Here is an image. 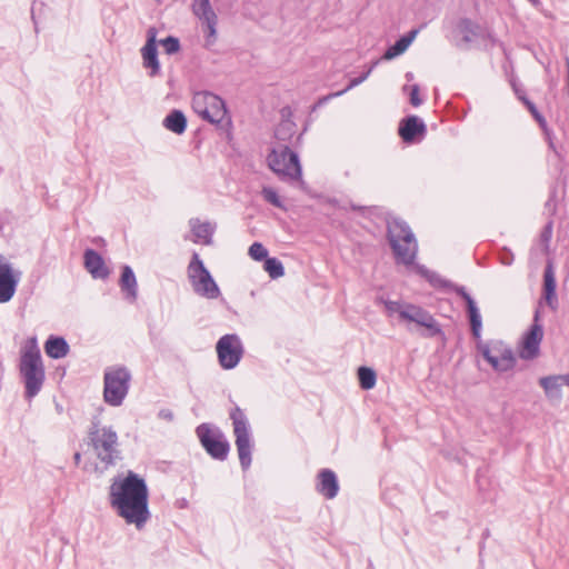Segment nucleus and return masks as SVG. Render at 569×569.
I'll use <instances>...</instances> for the list:
<instances>
[{
  "mask_svg": "<svg viewBox=\"0 0 569 569\" xmlns=\"http://www.w3.org/2000/svg\"><path fill=\"white\" fill-rule=\"evenodd\" d=\"M109 499L117 515L128 525L142 530L151 515L148 507L149 491L144 479L129 471L123 479L110 486Z\"/></svg>",
  "mask_w": 569,
  "mask_h": 569,
  "instance_id": "1",
  "label": "nucleus"
},
{
  "mask_svg": "<svg viewBox=\"0 0 569 569\" xmlns=\"http://www.w3.org/2000/svg\"><path fill=\"white\" fill-rule=\"evenodd\" d=\"M19 370L24 382V396L30 400L40 392L46 379L36 337L29 338L22 347Z\"/></svg>",
  "mask_w": 569,
  "mask_h": 569,
  "instance_id": "2",
  "label": "nucleus"
},
{
  "mask_svg": "<svg viewBox=\"0 0 569 569\" xmlns=\"http://www.w3.org/2000/svg\"><path fill=\"white\" fill-rule=\"evenodd\" d=\"M192 109L203 120L214 124L222 134L230 137L232 120L222 98L210 91L196 92Z\"/></svg>",
  "mask_w": 569,
  "mask_h": 569,
  "instance_id": "3",
  "label": "nucleus"
},
{
  "mask_svg": "<svg viewBox=\"0 0 569 569\" xmlns=\"http://www.w3.org/2000/svg\"><path fill=\"white\" fill-rule=\"evenodd\" d=\"M387 237L397 263L411 266L417 256L418 244L407 222L401 219L388 221Z\"/></svg>",
  "mask_w": 569,
  "mask_h": 569,
  "instance_id": "4",
  "label": "nucleus"
},
{
  "mask_svg": "<svg viewBox=\"0 0 569 569\" xmlns=\"http://www.w3.org/2000/svg\"><path fill=\"white\" fill-rule=\"evenodd\" d=\"M131 382V373L124 366H112L104 370L103 399L112 406H121L126 399Z\"/></svg>",
  "mask_w": 569,
  "mask_h": 569,
  "instance_id": "5",
  "label": "nucleus"
},
{
  "mask_svg": "<svg viewBox=\"0 0 569 569\" xmlns=\"http://www.w3.org/2000/svg\"><path fill=\"white\" fill-rule=\"evenodd\" d=\"M89 438L97 457L106 465H113L120 458L118 435L111 427L99 428L98 423H93Z\"/></svg>",
  "mask_w": 569,
  "mask_h": 569,
  "instance_id": "6",
  "label": "nucleus"
},
{
  "mask_svg": "<svg viewBox=\"0 0 569 569\" xmlns=\"http://www.w3.org/2000/svg\"><path fill=\"white\" fill-rule=\"evenodd\" d=\"M230 419L232 420L236 447L241 468L243 470H248L251 465L252 455V441L249 421L244 412L237 406L230 411Z\"/></svg>",
  "mask_w": 569,
  "mask_h": 569,
  "instance_id": "7",
  "label": "nucleus"
},
{
  "mask_svg": "<svg viewBox=\"0 0 569 569\" xmlns=\"http://www.w3.org/2000/svg\"><path fill=\"white\" fill-rule=\"evenodd\" d=\"M269 168L284 181H297L301 179V166L298 154L284 146L280 150L273 149L268 154Z\"/></svg>",
  "mask_w": 569,
  "mask_h": 569,
  "instance_id": "8",
  "label": "nucleus"
},
{
  "mask_svg": "<svg viewBox=\"0 0 569 569\" xmlns=\"http://www.w3.org/2000/svg\"><path fill=\"white\" fill-rule=\"evenodd\" d=\"M197 437L207 453L214 460L224 461L230 443L222 430L210 423H201L196 429Z\"/></svg>",
  "mask_w": 569,
  "mask_h": 569,
  "instance_id": "9",
  "label": "nucleus"
},
{
  "mask_svg": "<svg viewBox=\"0 0 569 569\" xmlns=\"http://www.w3.org/2000/svg\"><path fill=\"white\" fill-rule=\"evenodd\" d=\"M188 277L193 291L199 296L208 299H216L220 296L218 284L197 252L192 254V259L188 266Z\"/></svg>",
  "mask_w": 569,
  "mask_h": 569,
  "instance_id": "10",
  "label": "nucleus"
},
{
  "mask_svg": "<svg viewBox=\"0 0 569 569\" xmlns=\"http://www.w3.org/2000/svg\"><path fill=\"white\" fill-rule=\"evenodd\" d=\"M477 347L496 371L506 372L516 365L512 349L500 340L490 341L489 343L479 341Z\"/></svg>",
  "mask_w": 569,
  "mask_h": 569,
  "instance_id": "11",
  "label": "nucleus"
},
{
  "mask_svg": "<svg viewBox=\"0 0 569 569\" xmlns=\"http://www.w3.org/2000/svg\"><path fill=\"white\" fill-rule=\"evenodd\" d=\"M428 279L435 286L455 291L457 295H459L466 301L472 336L475 339L480 340V333H481V328H482L481 316L479 313V310L476 306L475 300L467 292L466 288L462 286H457L449 280L442 279L436 273L428 274Z\"/></svg>",
  "mask_w": 569,
  "mask_h": 569,
  "instance_id": "12",
  "label": "nucleus"
},
{
  "mask_svg": "<svg viewBox=\"0 0 569 569\" xmlns=\"http://www.w3.org/2000/svg\"><path fill=\"white\" fill-rule=\"evenodd\" d=\"M220 366L230 370L238 366L243 356V346L240 338L234 333L222 336L216 346Z\"/></svg>",
  "mask_w": 569,
  "mask_h": 569,
  "instance_id": "13",
  "label": "nucleus"
},
{
  "mask_svg": "<svg viewBox=\"0 0 569 569\" xmlns=\"http://www.w3.org/2000/svg\"><path fill=\"white\" fill-rule=\"evenodd\" d=\"M400 319L426 328L427 332L422 333L425 337L431 338L442 335V330L433 316L419 306L406 303L405 309L400 312Z\"/></svg>",
  "mask_w": 569,
  "mask_h": 569,
  "instance_id": "14",
  "label": "nucleus"
},
{
  "mask_svg": "<svg viewBox=\"0 0 569 569\" xmlns=\"http://www.w3.org/2000/svg\"><path fill=\"white\" fill-rule=\"evenodd\" d=\"M543 338V328L539 323V311L535 312L533 323L525 333L519 349V357L523 360L536 359L540 353V343Z\"/></svg>",
  "mask_w": 569,
  "mask_h": 569,
  "instance_id": "15",
  "label": "nucleus"
},
{
  "mask_svg": "<svg viewBox=\"0 0 569 569\" xmlns=\"http://www.w3.org/2000/svg\"><path fill=\"white\" fill-rule=\"evenodd\" d=\"M191 11L207 27L206 41L208 46L212 44L217 36L218 17L210 0H192Z\"/></svg>",
  "mask_w": 569,
  "mask_h": 569,
  "instance_id": "16",
  "label": "nucleus"
},
{
  "mask_svg": "<svg viewBox=\"0 0 569 569\" xmlns=\"http://www.w3.org/2000/svg\"><path fill=\"white\" fill-rule=\"evenodd\" d=\"M20 274L4 257L0 256V303L8 302L14 296Z\"/></svg>",
  "mask_w": 569,
  "mask_h": 569,
  "instance_id": "17",
  "label": "nucleus"
},
{
  "mask_svg": "<svg viewBox=\"0 0 569 569\" xmlns=\"http://www.w3.org/2000/svg\"><path fill=\"white\" fill-rule=\"evenodd\" d=\"M147 42L141 49L143 67L149 69V76L156 77L160 73V63L158 60V51L156 44L157 29L151 27L147 32Z\"/></svg>",
  "mask_w": 569,
  "mask_h": 569,
  "instance_id": "18",
  "label": "nucleus"
},
{
  "mask_svg": "<svg viewBox=\"0 0 569 569\" xmlns=\"http://www.w3.org/2000/svg\"><path fill=\"white\" fill-rule=\"evenodd\" d=\"M398 131L405 142H412L417 136L422 138L426 134L427 127L419 117L409 116L401 120Z\"/></svg>",
  "mask_w": 569,
  "mask_h": 569,
  "instance_id": "19",
  "label": "nucleus"
},
{
  "mask_svg": "<svg viewBox=\"0 0 569 569\" xmlns=\"http://www.w3.org/2000/svg\"><path fill=\"white\" fill-rule=\"evenodd\" d=\"M84 267L88 272L94 279H106L109 276V269L107 268L102 257L93 249H87L83 254Z\"/></svg>",
  "mask_w": 569,
  "mask_h": 569,
  "instance_id": "20",
  "label": "nucleus"
},
{
  "mask_svg": "<svg viewBox=\"0 0 569 569\" xmlns=\"http://www.w3.org/2000/svg\"><path fill=\"white\" fill-rule=\"evenodd\" d=\"M317 491L326 499H333L339 491L336 473L330 469H322L318 475Z\"/></svg>",
  "mask_w": 569,
  "mask_h": 569,
  "instance_id": "21",
  "label": "nucleus"
},
{
  "mask_svg": "<svg viewBox=\"0 0 569 569\" xmlns=\"http://www.w3.org/2000/svg\"><path fill=\"white\" fill-rule=\"evenodd\" d=\"M556 277L551 263H548L543 271V296L547 305L556 310L558 307V299L556 295Z\"/></svg>",
  "mask_w": 569,
  "mask_h": 569,
  "instance_id": "22",
  "label": "nucleus"
},
{
  "mask_svg": "<svg viewBox=\"0 0 569 569\" xmlns=\"http://www.w3.org/2000/svg\"><path fill=\"white\" fill-rule=\"evenodd\" d=\"M190 227L193 234L194 243H203L209 246L212 243L214 228L209 222H200L199 219H191Z\"/></svg>",
  "mask_w": 569,
  "mask_h": 569,
  "instance_id": "23",
  "label": "nucleus"
},
{
  "mask_svg": "<svg viewBox=\"0 0 569 569\" xmlns=\"http://www.w3.org/2000/svg\"><path fill=\"white\" fill-rule=\"evenodd\" d=\"M540 386L543 388L547 397L553 399H560L561 386L566 383L569 386V373L566 376H550L540 379Z\"/></svg>",
  "mask_w": 569,
  "mask_h": 569,
  "instance_id": "24",
  "label": "nucleus"
},
{
  "mask_svg": "<svg viewBox=\"0 0 569 569\" xmlns=\"http://www.w3.org/2000/svg\"><path fill=\"white\" fill-rule=\"evenodd\" d=\"M69 345L62 337L50 336L44 343L46 353L52 359H60L68 355Z\"/></svg>",
  "mask_w": 569,
  "mask_h": 569,
  "instance_id": "25",
  "label": "nucleus"
},
{
  "mask_svg": "<svg viewBox=\"0 0 569 569\" xmlns=\"http://www.w3.org/2000/svg\"><path fill=\"white\" fill-rule=\"evenodd\" d=\"M120 288L126 293V297L129 300L134 301L137 299V279L132 269L129 266H124L122 268Z\"/></svg>",
  "mask_w": 569,
  "mask_h": 569,
  "instance_id": "26",
  "label": "nucleus"
},
{
  "mask_svg": "<svg viewBox=\"0 0 569 569\" xmlns=\"http://www.w3.org/2000/svg\"><path fill=\"white\" fill-rule=\"evenodd\" d=\"M162 124L167 130L182 134L187 128V118L182 111L174 109L163 119Z\"/></svg>",
  "mask_w": 569,
  "mask_h": 569,
  "instance_id": "27",
  "label": "nucleus"
},
{
  "mask_svg": "<svg viewBox=\"0 0 569 569\" xmlns=\"http://www.w3.org/2000/svg\"><path fill=\"white\" fill-rule=\"evenodd\" d=\"M458 29L462 33L463 41L466 42H471L475 38L481 36L479 26L468 18H463L459 21Z\"/></svg>",
  "mask_w": 569,
  "mask_h": 569,
  "instance_id": "28",
  "label": "nucleus"
},
{
  "mask_svg": "<svg viewBox=\"0 0 569 569\" xmlns=\"http://www.w3.org/2000/svg\"><path fill=\"white\" fill-rule=\"evenodd\" d=\"M358 378L360 387L363 390H370L376 386L377 375L376 371L369 367H360L358 369Z\"/></svg>",
  "mask_w": 569,
  "mask_h": 569,
  "instance_id": "29",
  "label": "nucleus"
},
{
  "mask_svg": "<svg viewBox=\"0 0 569 569\" xmlns=\"http://www.w3.org/2000/svg\"><path fill=\"white\" fill-rule=\"evenodd\" d=\"M264 270L269 273L272 279L280 278L284 274V268L282 262L277 258H267L264 260Z\"/></svg>",
  "mask_w": 569,
  "mask_h": 569,
  "instance_id": "30",
  "label": "nucleus"
},
{
  "mask_svg": "<svg viewBox=\"0 0 569 569\" xmlns=\"http://www.w3.org/2000/svg\"><path fill=\"white\" fill-rule=\"evenodd\" d=\"M409 44L407 42L406 39H403L402 37L400 39H398L396 41V43L391 47H389L385 54H383V59L386 60H391L400 54H402L407 49H408Z\"/></svg>",
  "mask_w": 569,
  "mask_h": 569,
  "instance_id": "31",
  "label": "nucleus"
},
{
  "mask_svg": "<svg viewBox=\"0 0 569 569\" xmlns=\"http://www.w3.org/2000/svg\"><path fill=\"white\" fill-rule=\"evenodd\" d=\"M261 194L263 199L271 203L272 206L282 209L283 202L281 201L280 197L278 196L277 191L272 189L271 187H263L261 190Z\"/></svg>",
  "mask_w": 569,
  "mask_h": 569,
  "instance_id": "32",
  "label": "nucleus"
},
{
  "mask_svg": "<svg viewBox=\"0 0 569 569\" xmlns=\"http://www.w3.org/2000/svg\"><path fill=\"white\" fill-rule=\"evenodd\" d=\"M249 256L256 261H262L268 258V250L260 242H253L249 248Z\"/></svg>",
  "mask_w": 569,
  "mask_h": 569,
  "instance_id": "33",
  "label": "nucleus"
},
{
  "mask_svg": "<svg viewBox=\"0 0 569 569\" xmlns=\"http://www.w3.org/2000/svg\"><path fill=\"white\" fill-rule=\"evenodd\" d=\"M160 43L168 54L177 53L180 50V42L176 37L169 36L166 39H162Z\"/></svg>",
  "mask_w": 569,
  "mask_h": 569,
  "instance_id": "34",
  "label": "nucleus"
},
{
  "mask_svg": "<svg viewBox=\"0 0 569 569\" xmlns=\"http://www.w3.org/2000/svg\"><path fill=\"white\" fill-rule=\"evenodd\" d=\"M361 83V79H358L357 78H353L349 81L348 86L343 89V90H340V91H337V92H333V93H329L328 96L323 97L322 99L319 100L320 103L322 102H327L329 101L330 99L332 98H336V97H340L342 96L343 93H346L347 91H349L350 89L359 86Z\"/></svg>",
  "mask_w": 569,
  "mask_h": 569,
  "instance_id": "35",
  "label": "nucleus"
},
{
  "mask_svg": "<svg viewBox=\"0 0 569 569\" xmlns=\"http://www.w3.org/2000/svg\"><path fill=\"white\" fill-rule=\"evenodd\" d=\"M551 237H552V222L550 221L545 226V228L540 234V240L546 246V248H548Z\"/></svg>",
  "mask_w": 569,
  "mask_h": 569,
  "instance_id": "36",
  "label": "nucleus"
},
{
  "mask_svg": "<svg viewBox=\"0 0 569 569\" xmlns=\"http://www.w3.org/2000/svg\"><path fill=\"white\" fill-rule=\"evenodd\" d=\"M406 303H401L398 301H385L386 310L389 313H398L400 316V312L405 309Z\"/></svg>",
  "mask_w": 569,
  "mask_h": 569,
  "instance_id": "37",
  "label": "nucleus"
},
{
  "mask_svg": "<svg viewBox=\"0 0 569 569\" xmlns=\"http://www.w3.org/2000/svg\"><path fill=\"white\" fill-rule=\"evenodd\" d=\"M410 103L413 107H419L420 104H422V99L419 97V86L418 84H413L410 88Z\"/></svg>",
  "mask_w": 569,
  "mask_h": 569,
  "instance_id": "38",
  "label": "nucleus"
},
{
  "mask_svg": "<svg viewBox=\"0 0 569 569\" xmlns=\"http://www.w3.org/2000/svg\"><path fill=\"white\" fill-rule=\"evenodd\" d=\"M519 100H521V101H522V103L527 107V109L529 110V112L531 113V116H532L535 119H536V118H538V116H539V114H541V113L538 111V109H537L536 104H535L531 100H529V99L527 98V96H519Z\"/></svg>",
  "mask_w": 569,
  "mask_h": 569,
  "instance_id": "39",
  "label": "nucleus"
},
{
  "mask_svg": "<svg viewBox=\"0 0 569 569\" xmlns=\"http://www.w3.org/2000/svg\"><path fill=\"white\" fill-rule=\"evenodd\" d=\"M159 418L171 421L173 419V412L169 409H161L158 413Z\"/></svg>",
  "mask_w": 569,
  "mask_h": 569,
  "instance_id": "40",
  "label": "nucleus"
},
{
  "mask_svg": "<svg viewBox=\"0 0 569 569\" xmlns=\"http://www.w3.org/2000/svg\"><path fill=\"white\" fill-rule=\"evenodd\" d=\"M418 30L417 29H413L411 31H409L407 34L402 36L403 39L407 40L408 44L410 46L411 42L415 40V38L417 37L418 34Z\"/></svg>",
  "mask_w": 569,
  "mask_h": 569,
  "instance_id": "41",
  "label": "nucleus"
},
{
  "mask_svg": "<svg viewBox=\"0 0 569 569\" xmlns=\"http://www.w3.org/2000/svg\"><path fill=\"white\" fill-rule=\"evenodd\" d=\"M373 67H375V63L366 72H363L361 76L358 77V79H361V83L369 77Z\"/></svg>",
  "mask_w": 569,
  "mask_h": 569,
  "instance_id": "42",
  "label": "nucleus"
},
{
  "mask_svg": "<svg viewBox=\"0 0 569 569\" xmlns=\"http://www.w3.org/2000/svg\"><path fill=\"white\" fill-rule=\"evenodd\" d=\"M537 122L540 124V127L545 128L547 122L542 114H539L538 118H536Z\"/></svg>",
  "mask_w": 569,
  "mask_h": 569,
  "instance_id": "43",
  "label": "nucleus"
},
{
  "mask_svg": "<svg viewBox=\"0 0 569 569\" xmlns=\"http://www.w3.org/2000/svg\"><path fill=\"white\" fill-rule=\"evenodd\" d=\"M565 61H566V67H567V71H568V86H567V93L569 96V57H566L565 58Z\"/></svg>",
  "mask_w": 569,
  "mask_h": 569,
  "instance_id": "44",
  "label": "nucleus"
},
{
  "mask_svg": "<svg viewBox=\"0 0 569 569\" xmlns=\"http://www.w3.org/2000/svg\"><path fill=\"white\" fill-rule=\"evenodd\" d=\"M513 89H515V92H516L518 98H519V96H526L525 91L518 89L515 84H513Z\"/></svg>",
  "mask_w": 569,
  "mask_h": 569,
  "instance_id": "45",
  "label": "nucleus"
},
{
  "mask_svg": "<svg viewBox=\"0 0 569 569\" xmlns=\"http://www.w3.org/2000/svg\"><path fill=\"white\" fill-rule=\"evenodd\" d=\"M73 459H74V463L76 465H79L80 463V460H81V455L80 452H76L74 456H73Z\"/></svg>",
  "mask_w": 569,
  "mask_h": 569,
  "instance_id": "46",
  "label": "nucleus"
},
{
  "mask_svg": "<svg viewBox=\"0 0 569 569\" xmlns=\"http://www.w3.org/2000/svg\"><path fill=\"white\" fill-rule=\"evenodd\" d=\"M34 11H36V3H33V6H32V9H31V17H32V20H33V22H34V26L37 27V21H36Z\"/></svg>",
  "mask_w": 569,
  "mask_h": 569,
  "instance_id": "47",
  "label": "nucleus"
},
{
  "mask_svg": "<svg viewBox=\"0 0 569 569\" xmlns=\"http://www.w3.org/2000/svg\"><path fill=\"white\" fill-rule=\"evenodd\" d=\"M532 4H537L539 1L538 0H529Z\"/></svg>",
  "mask_w": 569,
  "mask_h": 569,
  "instance_id": "48",
  "label": "nucleus"
},
{
  "mask_svg": "<svg viewBox=\"0 0 569 569\" xmlns=\"http://www.w3.org/2000/svg\"><path fill=\"white\" fill-rule=\"evenodd\" d=\"M280 130H281V128H279V129L277 130V132H276V136H277V137L280 134Z\"/></svg>",
  "mask_w": 569,
  "mask_h": 569,
  "instance_id": "49",
  "label": "nucleus"
},
{
  "mask_svg": "<svg viewBox=\"0 0 569 569\" xmlns=\"http://www.w3.org/2000/svg\"><path fill=\"white\" fill-rule=\"evenodd\" d=\"M407 78L408 79L412 78V74L411 73H407Z\"/></svg>",
  "mask_w": 569,
  "mask_h": 569,
  "instance_id": "50",
  "label": "nucleus"
}]
</instances>
